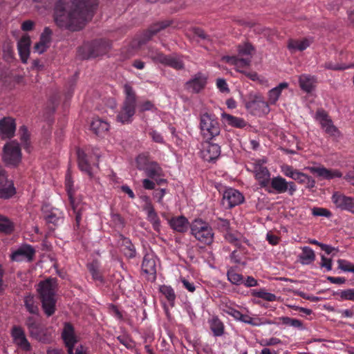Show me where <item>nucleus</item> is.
Instances as JSON below:
<instances>
[{"label":"nucleus","instance_id":"f257e3e1","mask_svg":"<svg viewBox=\"0 0 354 354\" xmlns=\"http://www.w3.org/2000/svg\"><path fill=\"white\" fill-rule=\"evenodd\" d=\"M97 6V0H57L53 8L54 21L59 28L80 31L91 21Z\"/></svg>","mask_w":354,"mask_h":354},{"label":"nucleus","instance_id":"f03ea898","mask_svg":"<svg viewBox=\"0 0 354 354\" xmlns=\"http://www.w3.org/2000/svg\"><path fill=\"white\" fill-rule=\"evenodd\" d=\"M57 286L56 279H48L40 281L37 292L41 303V308L47 317L52 316L56 310L55 293Z\"/></svg>","mask_w":354,"mask_h":354},{"label":"nucleus","instance_id":"7ed1b4c3","mask_svg":"<svg viewBox=\"0 0 354 354\" xmlns=\"http://www.w3.org/2000/svg\"><path fill=\"white\" fill-rule=\"evenodd\" d=\"M125 98L120 111L117 115L116 120L122 124H129L132 122V118L136 113L137 97L133 88L128 84L124 86Z\"/></svg>","mask_w":354,"mask_h":354},{"label":"nucleus","instance_id":"20e7f679","mask_svg":"<svg viewBox=\"0 0 354 354\" xmlns=\"http://www.w3.org/2000/svg\"><path fill=\"white\" fill-rule=\"evenodd\" d=\"M111 48V42L109 40L100 39L80 47L78 53L82 59H88L106 54Z\"/></svg>","mask_w":354,"mask_h":354},{"label":"nucleus","instance_id":"39448f33","mask_svg":"<svg viewBox=\"0 0 354 354\" xmlns=\"http://www.w3.org/2000/svg\"><path fill=\"white\" fill-rule=\"evenodd\" d=\"M200 129L204 138L211 140L219 135L220 124L214 115L205 113L201 115Z\"/></svg>","mask_w":354,"mask_h":354},{"label":"nucleus","instance_id":"423d86ee","mask_svg":"<svg viewBox=\"0 0 354 354\" xmlns=\"http://www.w3.org/2000/svg\"><path fill=\"white\" fill-rule=\"evenodd\" d=\"M21 148L17 141L7 142L3 148L2 160L8 167H17L21 162Z\"/></svg>","mask_w":354,"mask_h":354},{"label":"nucleus","instance_id":"0eeeda50","mask_svg":"<svg viewBox=\"0 0 354 354\" xmlns=\"http://www.w3.org/2000/svg\"><path fill=\"white\" fill-rule=\"evenodd\" d=\"M245 106L253 115L266 114L270 111L268 102L261 95L257 93H250Z\"/></svg>","mask_w":354,"mask_h":354},{"label":"nucleus","instance_id":"6e6552de","mask_svg":"<svg viewBox=\"0 0 354 354\" xmlns=\"http://www.w3.org/2000/svg\"><path fill=\"white\" fill-rule=\"evenodd\" d=\"M174 24V20L166 19L163 21H157L151 24L147 30H146L140 36L138 40V44L140 46L145 44L147 42L150 41L153 36L157 35L160 31L166 29L171 26Z\"/></svg>","mask_w":354,"mask_h":354},{"label":"nucleus","instance_id":"1a4fd4ad","mask_svg":"<svg viewBox=\"0 0 354 354\" xmlns=\"http://www.w3.org/2000/svg\"><path fill=\"white\" fill-rule=\"evenodd\" d=\"M17 193L12 180H8L6 170L0 165V198L7 200L11 198Z\"/></svg>","mask_w":354,"mask_h":354},{"label":"nucleus","instance_id":"9d476101","mask_svg":"<svg viewBox=\"0 0 354 354\" xmlns=\"http://www.w3.org/2000/svg\"><path fill=\"white\" fill-rule=\"evenodd\" d=\"M10 335L13 343L21 350L24 351H30L32 348L28 342L24 329L17 325H14L10 330Z\"/></svg>","mask_w":354,"mask_h":354},{"label":"nucleus","instance_id":"9b49d317","mask_svg":"<svg viewBox=\"0 0 354 354\" xmlns=\"http://www.w3.org/2000/svg\"><path fill=\"white\" fill-rule=\"evenodd\" d=\"M149 57L153 62L171 66L174 69L181 70L184 68L183 61L175 57L165 55L160 52H151Z\"/></svg>","mask_w":354,"mask_h":354},{"label":"nucleus","instance_id":"f8f14e48","mask_svg":"<svg viewBox=\"0 0 354 354\" xmlns=\"http://www.w3.org/2000/svg\"><path fill=\"white\" fill-rule=\"evenodd\" d=\"M72 182L71 180V175L68 174L66 176V187L68 192V198L70 200V203L74 213L75 214V221L77 226L80 225L81 219H82V212L84 211V204L77 202L76 203L73 196V191L71 189Z\"/></svg>","mask_w":354,"mask_h":354},{"label":"nucleus","instance_id":"ddd939ff","mask_svg":"<svg viewBox=\"0 0 354 354\" xmlns=\"http://www.w3.org/2000/svg\"><path fill=\"white\" fill-rule=\"evenodd\" d=\"M207 80V77L198 72L185 84V89L194 93H198L205 88Z\"/></svg>","mask_w":354,"mask_h":354},{"label":"nucleus","instance_id":"4468645a","mask_svg":"<svg viewBox=\"0 0 354 354\" xmlns=\"http://www.w3.org/2000/svg\"><path fill=\"white\" fill-rule=\"evenodd\" d=\"M62 337L67 348L68 354H73V347L77 342V339L75 335L74 327L71 323L66 322L64 324Z\"/></svg>","mask_w":354,"mask_h":354},{"label":"nucleus","instance_id":"2eb2a0df","mask_svg":"<svg viewBox=\"0 0 354 354\" xmlns=\"http://www.w3.org/2000/svg\"><path fill=\"white\" fill-rule=\"evenodd\" d=\"M244 197L241 192L234 189H228L223 195L222 204L226 208H232L241 203Z\"/></svg>","mask_w":354,"mask_h":354},{"label":"nucleus","instance_id":"dca6fc26","mask_svg":"<svg viewBox=\"0 0 354 354\" xmlns=\"http://www.w3.org/2000/svg\"><path fill=\"white\" fill-rule=\"evenodd\" d=\"M316 119L319 121L326 133L333 136L339 134L337 128L333 124L326 111L323 109H319L316 113Z\"/></svg>","mask_w":354,"mask_h":354},{"label":"nucleus","instance_id":"f3484780","mask_svg":"<svg viewBox=\"0 0 354 354\" xmlns=\"http://www.w3.org/2000/svg\"><path fill=\"white\" fill-rule=\"evenodd\" d=\"M35 254V250L32 245L24 244L13 252L10 257L12 261H21L26 259L28 262H31L34 259Z\"/></svg>","mask_w":354,"mask_h":354},{"label":"nucleus","instance_id":"a211bd4d","mask_svg":"<svg viewBox=\"0 0 354 354\" xmlns=\"http://www.w3.org/2000/svg\"><path fill=\"white\" fill-rule=\"evenodd\" d=\"M332 201L337 208L354 214V198L335 192L332 196Z\"/></svg>","mask_w":354,"mask_h":354},{"label":"nucleus","instance_id":"6ab92c4d","mask_svg":"<svg viewBox=\"0 0 354 354\" xmlns=\"http://www.w3.org/2000/svg\"><path fill=\"white\" fill-rule=\"evenodd\" d=\"M28 333L31 337L44 344H48L52 340V335L48 328L40 323L29 329Z\"/></svg>","mask_w":354,"mask_h":354},{"label":"nucleus","instance_id":"aec40b11","mask_svg":"<svg viewBox=\"0 0 354 354\" xmlns=\"http://www.w3.org/2000/svg\"><path fill=\"white\" fill-rule=\"evenodd\" d=\"M16 124L10 117L3 118L0 120V136L1 138H10L15 135Z\"/></svg>","mask_w":354,"mask_h":354},{"label":"nucleus","instance_id":"412c9836","mask_svg":"<svg viewBox=\"0 0 354 354\" xmlns=\"http://www.w3.org/2000/svg\"><path fill=\"white\" fill-rule=\"evenodd\" d=\"M201 153L203 158L205 161L210 162L219 157L221 154V147L218 145L210 142L207 140Z\"/></svg>","mask_w":354,"mask_h":354},{"label":"nucleus","instance_id":"4be33fe9","mask_svg":"<svg viewBox=\"0 0 354 354\" xmlns=\"http://www.w3.org/2000/svg\"><path fill=\"white\" fill-rule=\"evenodd\" d=\"M31 40L28 35H24L19 40L17 48L19 54L23 63H26L30 55Z\"/></svg>","mask_w":354,"mask_h":354},{"label":"nucleus","instance_id":"5701e85b","mask_svg":"<svg viewBox=\"0 0 354 354\" xmlns=\"http://www.w3.org/2000/svg\"><path fill=\"white\" fill-rule=\"evenodd\" d=\"M308 169L312 174H316L317 176L322 177L327 180L333 179L336 177L340 178L342 176V174L338 170L328 169L324 167H308Z\"/></svg>","mask_w":354,"mask_h":354},{"label":"nucleus","instance_id":"b1692460","mask_svg":"<svg viewBox=\"0 0 354 354\" xmlns=\"http://www.w3.org/2000/svg\"><path fill=\"white\" fill-rule=\"evenodd\" d=\"M119 244L120 250L128 258L136 257V249L129 239L120 234Z\"/></svg>","mask_w":354,"mask_h":354},{"label":"nucleus","instance_id":"393cba45","mask_svg":"<svg viewBox=\"0 0 354 354\" xmlns=\"http://www.w3.org/2000/svg\"><path fill=\"white\" fill-rule=\"evenodd\" d=\"M109 124L99 118L93 119L91 123V129L97 136H104L109 129Z\"/></svg>","mask_w":354,"mask_h":354},{"label":"nucleus","instance_id":"a878e982","mask_svg":"<svg viewBox=\"0 0 354 354\" xmlns=\"http://www.w3.org/2000/svg\"><path fill=\"white\" fill-rule=\"evenodd\" d=\"M299 86L304 91L310 93L315 88L316 78L310 75H301L299 77Z\"/></svg>","mask_w":354,"mask_h":354},{"label":"nucleus","instance_id":"bb28decb","mask_svg":"<svg viewBox=\"0 0 354 354\" xmlns=\"http://www.w3.org/2000/svg\"><path fill=\"white\" fill-rule=\"evenodd\" d=\"M255 176L262 187H266L270 181V172L267 167L261 165L255 167Z\"/></svg>","mask_w":354,"mask_h":354},{"label":"nucleus","instance_id":"cd10ccee","mask_svg":"<svg viewBox=\"0 0 354 354\" xmlns=\"http://www.w3.org/2000/svg\"><path fill=\"white\" fill-rule=\"evenodd\" d=\"M188 221L183 216L174 217L169 221L171 227L179 232H185L188 229Z\"/></svg>","mask_w":354,"mask_h":354},{"label":"nucleus","instance_id":"c85d7f7f","mask_svg":"<svg viewBox=\"0 0 354 354\" xmlns=\"http://www.w3.org/2000/svg\"><path fill=\"white\" fill-rule=\"evenodd\" d=\"M142 270L146 274H155L156 273V261L151 255L146 254L144 257Z\"/></svg>","mask_w":354,"mask_h":354},{"label":"nucleus","instance_id":"c756f323","mask_svg":"<svg viewBox=\"0 0 354 354\" xmlns=\"http://www.w3.org/2000/svg\"><path fill=\"white\" fill-rule=\"evenodd\" d=\"M77 153L80 169L82 171L86 172L91 178L93 177L91 165L86 159V154L80 149L77 150Z\"/></svg>","mask_w":354,"mask_h":354},{"label":"nucleus","instance_id":"7c9ffc66","mask_svg":"<svg viewBox=\"0 0 354 354\" xmlns=\"http://www.w3.org/2000/svg\"><path fill=\"white\" fill-rule=\"evenodd\" d=\"M222 118L226 120L228 125L233 127L243 128L247 125V122L243 118H237L228 113H222Z\"/></svg>","mask_w":354,"mask_h":354},{"label":"nucleus","instance_id":"2f4dec72","mask_svg":"<svg viewBox=\"0 0 354 354\" xmlns=\"http://www.w3.org/2000/svg\"><path fill=\"white\" fill-rule=\"evenodd\" d=\"M302 252L299 255V259L302 264H310L315 259L314 251L309 247L305 246L301 248Z\"/></svg>","mask_w":354,"mask_h":354},{"label":"nucleus","instance_id":"473e14b6","mask_svg":"<svg viewBox=\"0 0 354 354\" xmlns=\"http://www.w3.org/2000/svg\"><path fill=\"white\" fill-rule=\"evenodd\" d=\"M209 228H210V227L208 224L201 219H196L191 224V232L195 237H202L201 233H202L205 229Z\"/></svg>","mask_w":354,"mask_h":354},{"label":"nucleus","instance_id":"72a5a7b5","mask_svg":"<svg viewBox=\"0 0 354 354\" xmlns=\"http://www.w3.org/2000/svg\"><path fill=\"white\" fill-rule=\"evenodd\" d=\"M24 306L27 311H28L30 314L39 315V309L38 306L35 304L34 296L32 295H28L24 297Z\"/></svg>","mask_w":354,"mask_h":354},{"label":"nucleus","instance_id":"f704fd0d","mask_svg":"<svg viewBox=\"0 0 354 354\" xmlns=\"http://www.w3.org/2000/svg\"><path fill=\"white\" fill-rule=\"evenodd\" d=\"M209 324L214 336L219 337L224 334V325L217 317H213L209 321Z\"/></svg>","mask_w":354,"mask_h":354},{"label":"nucleus","instance_id":"c9c22d12","mask_svg":"<svg viewBox=\"0 0 354 354\" xmlns=\"http://www.w3.org/2000/svg\"><path fill=\"white\" fill-rule=\"evenodd\" d=\"M288 183L280 176L274 177L271 180L272 187L278 193H284L288 191Z\"/></svg>","mask_w":354,"mask_h":354},{"label":"nucleus","instance_id":"e433bc0d","mask_svg":"<svg viewBox=\"0 0 354 354\" xmlns=\"http://www.w3.org/2000/svg\"><path fill=\"white\" fill-rule=\"evenodd\" d=\"M14 230V223L7 216L0 214V232L10 234Z\"/></svg>","mask_w":354,"mask_h":354},{"label":"nucleus","instance_id":"4c0bfd02","mask_svg":"<svg viewBox=\"0 0 354 354\" xmlns=\"http://www.w3.org/2000/svg\"><path fill=\"white\" fill-rule=\"evenodd\" d=\"M88 270L92 275L94 281H98L101 283H104V279L101 272H100L98 263L97 261H93L92 263L87 264Z\"/></svg>","mask_w":354,"mask_h":354},{"label":"nucleus","instance_id":"58836bf2","mask_svg":"<svg viewBox=\"0 0 354 354\" xmlns=\"http://www.w3.org/2000/svg\"><path fill=\"white\" fill-rule=\"evenodd\" d=\"M147 176L150 178H155L162 175L161 167L156 162H151L145 169Z\"/></svg>","mask_w":354,"mask_h":354},{"label":"nucleus","instance_id":"ea45409f","mask_svg":"<svg viewBox=\"0 0 354 354\" xmlns=\"http://www.w3.org/2000/svg\"><path fill=\"white\" fill-rule=\"evenodd\" d=\"M252 296L263 299L266 301H273L277 299L275 295L266 292L264 289L260 290H253L252 292Z\"/></svg>","mask_w":354,"mask_h":354},{"label":"nucleus","instance_id":"a19ab883","mask_svg":"<svg viewBox=\"0 0 354 354\" xmlns=\"http://www.w3.org/2000/svg\"><path fill=\"white\" fill-rule=\"evenodd\" d=\"M201 236H202V237L196 236V239L207 245H209L212 243L214 233L212 232V229L211 227L209 229H205V230L201 233Z\"/></svg>","mask_w":354,"mask_h":354},{"label":"nucleus","instance_id":"79ce46f5","mask_svg":"<svg viewBox=\"0 0 354 354\" xmlns=\"http://www.w3.org/2000/svg\"><path fill=\"white\" fill-rule=\"evenodd\" d=\"M3 58L7 62H10L14 58V53L12 42L6 41L3 45Z\"/></svg>","mask_w":354,"mask_h":354},{"label":"nucleus","instance_id":"37998d69","mask_svg":"<svg viewBox=\"0 0 354 354\" xmlns=\"http://www.w3.org/2000/svg\"><path fill=\"white\" fill-rule=\"evenodd\" d=\"M160 291L162 295L165 296L169 302L173 305L176 299V295L173 288L171 286L163 285L160 287Z\"/></svg>","mask_w":354,"mask_h":354},{"label":"nucleus","instance_id":"c03bdc74","mask_svg":"<svg viewBox=\"0 0 354 354\" xmlns=\"http://www.w3.org/2000/svg\"><path fill=\"white\" fill-rule=\"evenodd\" d=\"M48 206L47 205L42 206L41 210L44 214V218L46 221V223H52L54 225H55L57 221V217L56 216L55 214L53 212H48Z\"/></svg>","mask_w":354,"mask_h":354},{"label":"nucleus","instance_id":"a18cd8bd","mask_svg":"<svg viewBox=\"0 0 354 354\" xmlns=\"http://www.w3.org/2000/svg\"><path fill=\"white\" fill-rule=\"evenodd\" d=\"M228 280L233 284L239 285L243 283L242 274L236 273L233 270H230L227 273Z\"/></svg>","mask_w":354,"mask_h":354},{"label":"nucleus","instance_id":"49530a36","mask_svg":"<svg viewBox=\"0 0 354 354\" xmlns=\"http://www.w3.org/2000/svg\"><path fill=\"white\" fill-rule=\"evenodd\" d=\"M285 325H289L295 328H302L303 323L297 319H292L288 317H281L279 318Z\"/></svg>","mask_w":354,"mask_h":354},{"label":"nucleus","instance_id":"de8ad7c7","mask_svg":"<svg viewBox=\"0 0 354 354\" xmlns=\"http://www.w3.org/2000/svg\"><path fill=\"white\" fill-rule=\"evenodd\" d=\"M19 133L20 134L21 142L24 145L25 148H28L29 146L28 141L30 140V134L27 127L24 125L21 126L19 129Z\"/></svg>","mask_w":354,"mask_h":354},{"label":"nucleus","instance_id":"09e8293b","mask_svg":"<svg viewBox=\"0 0 354 354\" xmlns=\"http://www.w3.org/2000/svg\"><path fill=\"white\" fill-rule=\"evenodd\" d=\"M338 268L344 271V272H350L354 273V264L351 262L344 260V259H339L337 260Z\"/></svg>","mask_w":354,"mask_h":354},{"label":"nucleus","instance_id":"8fccbe9b","mask_svg":"<svg viewBox=\"0 0 354 354\" xmlns=\"http://www.w3.org/2000/svg\"><path fill=\"white\" fill-rule=\"evenodd\" d=\"M254 50V46L249 42L245 43L243 45H239L238 46L239 54L241 55H251Z\"/></svg>","mask_w":354,"mask_h":354},{"label":"nucleus","instance_id":"3c124183","mask_svg":"<svg viewBox=\"0 0 354 354\" xmlns=\"http://www.w3.org/2000/svg\"><path fill=\"white\" fill-rule=\"evenodd\" d=\"M52 35L53 31L51 30V29L48 27H46L40 35L39 41L50 46V44L51 42Z\"/></svg>","mask_w":354,"mask_h":354},{"label":"nucleus","instance_id":"603ef678","mask_svg":"<svg viewBox=\"0 0 354 354\" xmlns=\"http://www.w3.org/2000/svg\"><path fill=\"white\" fill-rule=\"evenodd\" d=\"M136 161L137 163V168L140 170L145 169V167L149 165L148 163V156L145 153L138 155Z\"/></svg>","mask_w":354,"mask_h":354},{"label":"nucleus","instance_id":"864d4df0","mask_svg":"<svg viewBox=\"0 0 354 354\" xmlns=\"http://www.w3.org/2000/svg\"><path fill=\"white\" fill-rule=\"evenodd\" d=\"M191 31L193 32L195 37H197L202 40H211L209 35L206 34L204 30L199 27H194L192 28Z\"/></svg>","mask_w":354,"mask_h":354},{"label":"nucleus","instance_id":"5fc2aeb1","mask_svg":"<svg viewBox=\"0 0 354 354\" xmlns=\"http://www.w3.org/2000/svg\"><path fill=\"white\" fill-rule=\"evenodd\" d=\"M312 214L315 216H325L329 218L331 216V212L326 209L322 207H313L312 209Z\"/></svg>","mask_w":354,"mask_h":354},{"label":"nucleus","instance_id":"6e6d98bb","mask_svg":"<svg viewBox=\"0 0 354 354\" xmlns=\"http://www.w3.org/2000/svg\"><path fill=\"white\" fill-rule=\"evenodd\" d=\"M336 295H339L342 299L354 301V289H346Z\"/></svg>","mask_w":354,"mask_h":354},{"label":"nucleus","instance_id":"4d7b16f0","mask_svg":"<svg viewBox=\"0 0 354 354\" xmlns=\"http://www.w3.org/2000/svg\"><path fill=\"white\" fill-rule=\"evenodd\" d=\"M281 93V92L277 87L271 89L268 93L270 102L271 104H274L278 100Z\"/></svg>","mask_w":354,"mask_h":354},{"label":"nucleus","instance_id":"13d9d810","mask_svg":"<svg viewBox=\"0 0 354 354\" xmlns=\"http://www.w3.org/2000/svg\"><path fill=\"white\" fill-rule=\"evenodd\" d=\"M49 46H50L48 44L39 41L35 44L33 50L35 52H37L39 54H42L47 50Z\"/></svg>","mask_w":354,"mask_h":354},{"label":"nucleus","instance_id":"bf43d9fd","mask_svg":"<svg viewBox=\"0 0 354 354\" xmlns=\"http://www.w3.org/2000/svg\"><path fill=\"white\" fill-rule=\"evenodd\" d=\"M216 86L222 93H229L230 89L227 86L225 80L223 78H218L216 81Z\"/></svg>","mask_w":354,"mask_h":354},{"label":"nucleus","instance_id":"052dcab7","mask_svg":"<svg viewBox=\"0 0 354 354\" xmlns=\"http://www.w3.org/2000/svg\"><path fill=\"white\" fill-rule=\"evenodd\" d=\"M281 343V341L279 339L276 338V337H271L269 339L262 340L260 342L261 345L263 346H273V345H277V344H279Z\"/></svg>","mask_w":354,"mask_h":354},{"label":"nucleus","instance_id":"680f3d73","mask_svg":"<svg viewBox=\"0 0 354 354\" xmlns=\"http://www.w3.org/2000/svg\"><path fill=\"white\" fill-rule=\"evenodd\" d=\"M281 171L286 176L292 178L297 170L294 169L292 167L286 165L281 167Z\"/></svg>","mask_w":354,"mask_h":354},{"label":"nucleus","instance_id":"e2e57ef3","mask_svg":"<svg viewBox=\"0 0 354 354\" xmlns=\"http://www.w3.org/2000/svg\"><path fill=\"white\" fill-rule=\"evenodd\" d=\"M154 105L151 101H145L139 105V111L140 112H145L146 111H150L153 108Z\"/></svg>","mask_w":354,"mask_h":354},{"label":"nucleus","instance_id":"0e129e2a","mask_svg":"<svg viewBox=\"0 0 354 354\" xmlns=\"http://www.w3.org/2000/svg\"><path fill=\"white\" fill-rule=\"evenodd\" d=\"M292 179L298 180L301 183H306V180L308 179V176L304 173L296 171L294 176H292Z\"/></svg>","mask_w":354,"mask_h":354},{"label":"nucleus","instance_id":"69168bd1","mask_svg":"<svg viewBox=\"0 0 354 354\" xmlns=\"http://www.w3.org/2000/svg\"><path fill=\"white\" fill-rule=\"evenodd\" d=\"M149 135L151 136L153 140L155 142H157V143H163L164 142L162 136L160 135V133H159L156 131L153 130V131H150Z\"/></svg>","mask_w":354,"mask_h":354},{"label":"nucleus","instance_id":"338daca9","mask_svg":"<svg viewBox=\"0 0 354 354\" xmlns=\"http://www.w3.org/2000/svg\"><path fill=\"white\" fill-rule=\"evenodd\" d=\"M311 42H312V41L307 38H305V39H302L301 41H299V45L297 46V50H300V51L305 50L310 46Z\"/></svg>","mask_w":354,"mask_h":354},{"label":"nucleus","instance_id":"774afa93","mask_svg":"<svg viewBox=\"0 0 354 354\" xmlns=\"http://www.w3.org/2000/svg\"><path fill=\"white\" fill-rule=\"evenodd\" d=\"M225 239L230 243H233L236 246H238L239 245V241L238 239L232 233L227 232L225 235Z\"/></svg>","mask_w":354,"mask_h":354}]
</instances>
